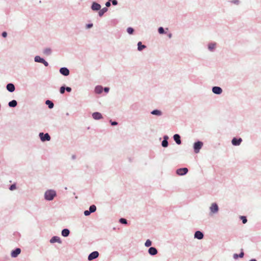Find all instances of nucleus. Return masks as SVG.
Segmentation results:
<instances>
[{
  "mask_svg": "<svg viewBox=\"0 0 261 261\" xmlns=\"http://www.w3.org/2000/svg\"><path fill=\"white\" fill-rule=\"evenodd\" d=\"M103 91V87L100 85L96 86L94 88V92L96 94H101Z\"/></svg>",
  "mask_w": 261,
  "mask_h": 261,
  "instance_id": "aec40b11",
  "label": "nucleus"
},
{
  "mask_svg": "<svg viewBox=\"0 0 261 261\" xmlns=\"http://www.w3.org/2000/svg\"><path fill=\"white\" fill-rule=\"evenodd\" d=\"M65 90L68 92H70L72 90V89L69 87L65 86Z\"/></svg>",
  "mask_w": 261,
  "mask_h": 261,
  "instance_id": "a19ab883",
  "label": "nucleus"
},
{
  "mask_svg": "<svg viewBox=\"0 0 261 261\" xmlns=\"http://www.w3.org/2000/svg\"><path fill=\"white\" fill-rule=\"evenodd\" d=\"M242 142V139L241 138L234 137L231 140V143L233 146H239Z\"/></svg>",
  "mask_w": 261,
  "mask_h": 261,
  "instance_id": "6e6552de",
  "label": "nucleus"
},
{
  "mask_svg": "<svg viewBox=\"0 0 261 261\" xmlns=\"http://www.w3.org/2000/svg\"><path fill=\"white\" fill-rule=\"evenodd\" d=\"M69 234H70V231L67 228H64L61 231V234L64 237H67L69 236Z\"/></svg>",
  "mask_w": 261,
  "mask_h": 261,
  "instance_id": "4be33fe9",
  "label": "nucleus"
},
{
  "mask_svg": "<svg viewBox=\"0 0 261 261\" xmlns=\"http://www.w3.org/2000/svg\"><path fill=\"white\" fill-rule=\"evenodd\" d=\"M204 234L203 232L199 230H197L194 233V238L198 240H201L203 238Z\"/></svg>",
  "mask_w": 261,
  "mask_h": 261,
  "instance_id": "9d476101",
  "label": "nucleus"
},
{
  "mask_svg": "<svg viewBox=\"0 0 261 261\" xmlns=\"http://www.w3.org/2000/svg\"><path fill=\"white\" fill-rule=\"evenodd\" d=\"M173 138L174 141L177 145H180L181 144V138L179 134H176L174 135Z\"/></svg>",
  "mask_w": 261,
  "mask_h": 261,
  "instance_id": "dca6fc26",
  "label": "nucleus"
},
{
  "mask_svg": "<svg viewBox=\"0 0 261 261\" xmlns=\"http://www.w3.org/2000/svg\"><path fill=\"white\" fill-rule=\"evenodd\" d=\"M151 114L153 115H155L157 116H161L162 115L163 113L161 110L155 109L151 111L150 112Z\"/></svg>",
  "mask_w": 261,
  "mask_h": 261,
  "instance_id": "412c9836",
  "label": "nucleus"
},
{
  "mask_svg": "<svg viewBox=\"0 0 261 261\" xmlns=\"http://www.w3.org/2000/svg\"><path fill=\"white\" fill-rule=\"evenodd\" d=\"M84 215L86 216H89L91 213L89 210H86L84 212Z\"/></svg>",
  "mask_w": 261,
  "mask_h": 261,
  "instance_id": "58836bf2",
  "label": "nucleus"
},
{
  "mask_svg": "<svg viewBox=\"0 0 261 261\" xmlns=\"http://www.w3.org/2000/svg\"><path fill=\"white\" fill-rule=\"evenodd\" d=\"M137 49L139 51H142L143 49H145L146 47V46L142 44L141 41H139L137 44Z\"/></svg>",
  "mask_w": 261,
  "mask_h": 261,
  "instance_id": "5701e85b",
  "label": "nucleus"
},
{
  "mask_svg": "<svg viewBox=\"0 0 261 261\" xmlns=\"http://www.w3.org/2000/svg\"><path fill=\"white\" fill-rule=\"evenodd\" d=\"M239 3V1L238 0H235L234 1V3L235 4H238Z\"/></svg>",
  "mask_w": 261,
  "mask_h": 261,
  "instance_id": "09e8293b",
  "label": "nucleus"
},
{
  "mask_svg": "<svg viewBox=\"0 0 261 261\" xmlns=\"http://www.w3.org/2000/svg\"><path fill=\"white\" fill-rule=\"evenodd\" d=\"M110 122L111 124L113 126H115L118 124V122L117 121H112V120H110Z\"/></svg>",
  "mask_w": 261,
  "mask_h": 261,
  "instance_id": "4c0bfd02",
  "label": "nucleus"
},
{
  "mask_svg": "<svg viewBox=\"0 0 261 261\" xmlns=\"http://www.w3.org/2000/svg\"><path fill=\"white\" fill-rule=\"evenodd\" d=\"M92 117L95 120H99L102 118V116L101 114L99 112H94L92 115Z\"/></svg>",
  "mask_w": 261,
  "mask_h": 261,
  "instance_id": "a211bd4d",
  "label": "nucleus"
},
{
  "mask_svg": "<svg viewBox=\"0 0 261 261\" xmlns=\"http://www.w3.org/2000/svg\"><path fill=\"white\" fill-rule=\"evenodd\" d=\"M111 0H109L108 2H106L105 4L106 7H109L111 6Z\"/></svg>",
  "mask_w": 261,
  "mask_h": 261,
  "instance_id": "ea45409f",
  "label": "nucleus"
},
{
  "mask_svg": "<svg viewBox=\"0 0 261 261\" xmlns=\"http://www.w3.org/2000/svg\"><path fill=\"white\" fill-rule=\"evenodd\" d=\"M65 86H62L60 88V92L61 94H63L65 93Z\"/></svg>",
  "mask_w": 261,
  "mask_h": 261,
  "instance_id": "c9c22d12",
  "label": "nucleus"
},
{
  "mask_svg": "<svg viewBox=\"0 0 261 261\" xmlns=\"http://www.w3.org/2000/svg\"><path fill=\"white\" fill-rule=\"evenodd\" d=\"M168 36L169 38H171L172 37V34L169 33Z\"/></svg>",
  "mask_w": 261,
  "mask_h": 261,
  "instance_id": "de8ad7c7",
  "label": "nucleus"
},
{
  "mask_svg": "<svg viewBox=\"0 0 261 261\" xmlns=\"http://www.w3.org/2000/svg\"><path fill=\"white\" fill-rule=\"evenodd\" d=\"M96 210V207L95 205L93 204L90 206L89 211L91 213H94Z\"/></svg>",
  "mask_w": 261,
  "mask_h": 261,
  "instance_id": "c756f323",
  "label": "nucleus"
},
{
  "mask_svg": "<svg viewBox=\"0 0 261 261\" xmlns=\"http://www.w3.org/2000/svg\"><path fill=\"white\" fill-rule=\"evenodd\" d=\"M57 193L55 190L49 189L44 193V199L47 201H51L56 196Z\"/></svg>",
  "mask_w": 261,
  "mask_h": 261,
  "instance_id": "f257e3e1",
  "label": "nucleus"
},
{
  "mask_svg": "<svg viewBox=\"0 0 261 261\" xmlns=\"http://www.w3.org/2000/svg\"><path fill=\"white\" fill-rule=\"evenodd\" d=\"M148 252L150 255L154 256L157 254L158 251L155 247H150L148 250Z\"/></svg>",
  "mask_w": 261,
  "mask_h": 261,
  "instance_id": "9b49d317",
  "label": "nucleus"
},
{
  "mask_svg": "<svg viewBox=\"0 0 261 261\" xmlns=\"http://www.w3.org/2000/svg\"><path fill=\"white\" fill-rule=\"evenodd\" d=\"M99 256V253L97 251H94L90 253L88 256V259L89 260H92L97 258Z\"/></svg>",
  "mask_w": 261,
  "mask_h": 261,
  "instance_id": "423d86ee",
  "label": "nucleus"
},
{
  "mask_svg": "<svg viewBox=\"0 0 261 261\" xmlns=\"http://www.w3.org/2000/svg\"><path fill=\"white\" fill-rule=\"evenodd\" d=\"M49 242L51 244L55 243H58L59 244L62 243L61 240L59 237L58 236H54L51 239L49 240Z\"/></svg>",
  "mask_w": 261,
  "mask_h": 261,
  "instance_id": "f8f14e48",
  "label": "nucleus"
},
{
  "mask_svg": "<svg viewBox=\"0 0 261 261\" xmlns=\"http://www.w3.org/2000/svg\"><path fill=\"white\" fill-rule=\"evenodd\" d=\"M127 32L129 35H132L134 32V29L132 27H128L126 30Z\"/></svg>",
  "mask_w": 261,
  "mask_h": 261,
  "instance_id": "7c9ffc66",
  "label": "nucleus"
},
{
  "mask_svg": "<svg viewBox=\"0 0 261 261\" xmlns=\"http://www.w3.org/2000/svg\"><path fill=\"white\" fill-rule=\"evenodd\" d=\"M45 104L48 106L49 109H51L54 107L53 102L50 100H46L45 101Z\"/></svg>",
  "mask_w": 261,
  "mask_h": 261,
  "instance_id": "a878e982",
  "label": "nucleus"
},
{
  "mask_svg": "<svg viewBox=\"0 0 261 261\" xmlns=\"http://www.w3.org/2000/svg\"><path fill=\"white\" fill-rule=\"evenodd\" d=\"M250 261H257L256 259L253 258L250 260Z\"/></svg>",
  "mask_w": 261,
  "mask_h": 261,
  "instance_id": "8fccbe9b",
  "label": "nucleus"
},
{
  "mask_svg": "<svg viewBox=\"0 0 261 261\" xmlns=\"http://www.w3.org/2000/svg\"><path fill=\"white\" fill-rule=\"evenodd\" d=\"M21 252V249L17 248L13 250L11 253V255L12 257H16Z\"/></svg>",
  "mask_w": 261,
  "mask_h": 261,
  "instance_id": "ddd939ff",
  "label": "nucleus"
},
{
  "mask_svg": "<svg viewBox=\"0 0 261 261\" xmlns=\"http://www.w3.org/2000/svg\"><path fill=\"white\" fill-rule=\"evenodd\" d=\"M17 105V102L16 100H12L9 102L8 106L10 108H15Z\"/></svg>",
  "mask_w": 261,
  "mask_h": 261,
  "instance_id": "b1692460",
  "label": "nucleus"
},
{
  "mask_svg": "<svg viewBox=\"0 0 261 261\" xmlns=\"http://www.w3.org/2000/svg\"><path fill=\"white\" fill-rule=\"evenodd\" d=\"M222 88L220 87L214 86L212 88V92L215 94H221L222 93Z\"/></svg>",
  "mask_w": 261,
  "mask_h": 261,
  "instance_id": "1a4fd4ad",
  "label": "nucleus"
},
{
  "mask_svg": "<svg viewBox=\"0 0 261 261\" xmlns=\"http://www.w3.org/2000/svg\"><path fill=\"white\" fill-rule=\"evenodd\" d=\"M109 87H105L103 88V91H104L106 93H108L109 91Z\"/></svg>",
  "mask_w": 261,
  "mask_h": 261,
  "instance_id": "49530a36",
  "label": "nucleus"
},
{
  "mask_svg": "<svg viewBox=\"0 0 261 261\" xmlns=\"http://www.w3.org/2000/svg\"><path fill=\"white\" fill-rule=\"evenodd\" d=\"M158 32L160 34H164L165 33L164 29L162 27L159 28Z\"/></svg>",
  "mask_w": 261,
  "mask_h": 261,
  "instance_id": "72a5a7b5",
  "label": "nucleus"
},
{
  "mask_svg": "<svg viewBox=\"0 0 261 261\" xmlns=\"http://www.w3.org/2000/svg\"><path fill=\"white\" fill-rule=\"evenodd\" d=\"M72 158L73 159H74L75 158V156L74 155H73L72 156Z\"/></svg>",
  "mask_w": 261,
  "mask_h": 261,
  "instance_id": "3c124183",
  "label": "nucleus"
},
{
  "mask_svg": "<svg viewBox=\"0 0 261 261\" xmlns=\"http://www.w3.org/2000/svg\"><path fill=\"white\" fill-rule=\"evenodd\" d=\"M119 222L122 224H127V221L125 218H120L119 220Z\"/></svg>",
  "mask_w": 261,
  "mask_h": 261,
  "instance_id": "473e14b6",
  "label": "nucleus"
},
{
  "mask_svg": "<svg viewBox=\"0 0 261 261\" xmlns=\"http://www.w3.org/2000/svg\"><path fill=\"white\" fill-rule=\"evenodd\" d=\"M51 50L50 48H46L43 50V54L49 56L51 54Z\"/></svg>",
  "mask_w": 261,
  "mask_h": 261,
  "instance_id": "c85d7f7f",
  "label": "nucleus"
},
{
  "mask_svg": "<svg viewBox=\"0 0 261 261\" xmlns=\"http://www.w3.org/2000/svg\"><path fill=\"white\" fill-rule=\"evenodd\" d=\"M93 23H88L86 24V28L90 29L93 27Z\"/></svg>",
  "mask_w": 261,
  "mask_h": 261,
  "instance_id": "c03bdc74",
  "label": "nucleus"
},
{
  "mask_svg": "<svg viewBox=\"0 0 261 261\" xmlns=\"http://www.w3.org/2000/svg\"><path fill=\"white\" fill-rule=\"evenodd\" d=\"M244 255V252H243V250H242L241 252L239 254L235 253L233 254V257L234 259H237L239 257L240 258L243 257Z\"/></svg>",
  "mask_w": 261,
  "mask_h": 261,
  "instance_id": "cd10ccee",
  "label": "nucleus"
},
{
  "mask_svg": "<svg viewBox=\"0 0 261 261\" xmlns=\"http://www.w3.org/2000/svg\"><path fill=\"white\" fill-rule=\"evenodd\" d=\"M169 137L167 135H165L163 137V140L162 142L161 145L162 147L165 148L168 146L169 143L168 140Z\"/></svg>",
  "mask_w": 261,
  "mask_h": 261,
  "instance_id": "2eb2a0df",
  "label": "nucleus"
},
{
  "mask_svg": "<svg viewBox=\"0 0 261 261\" xmlns=\"http://www.w3.org/2000/svg\"><path fill=\"white\" fill-rule=\"evenodd\" d=\"M219 208L217 203H213L210 207V215L212 216L218 213Z\"/></svg>",
  "mask_w": 261,
  "mask_h": 261,
  "instance_id": "f03ea898",
  "label": "nucleus"
},
{
  "mask_svg": "<svg viewBox=\"0 0 261 261\" xmlns=\"http://www.w3.org/2000/svg\"><path fill=\"white\" fill-rule=\"evenodd\" d=\"M2 36L4 38H6L7 36V33L5 31L3 32L2 34Z\"/></svg>",
  "mask_w": 261,
  "mask_h": 261,
  "instance_id": "a18cd8bd",
  "label": "nucleus"
},
{
  "mask_svg": "<svg viewBox=\"0 0 261 261\" xmlns=\"http://www.w3.org/2000/svg\"><path fill=\"white\" fill-rule=\"evenodd\" d=\"M111 2L112 5L114 6H116L118 4V2L117 0H111Z\"/></svg>",
  "mask_w": 261,
  "mask_h": 261,
  "instance_id": "79ce46f5",
  "label": "nucleus"
},
{
  "mask_svg": "<svg viewBox=\"0 0 261 261\" xmlns=\"http://www.w3.org/2000/svg\"><path fill=\"white\" fill-rule=\"evenodd\" d=\"M188 172V169L187 168H181L176 170V173L177 174L180 176H183L186 175Z\"/></svg>",
  "mask_w": 261,
  "mask_h": 261,
  "instance_id": "39448f33",
  "label": "nucleus"
},
{
  "mask_svg": "<svg viewBox=\"0 0 261 261\" xmlns=\"http://www.w3.org/2000/svg\"><path fill=\"white\" fill-rule=\"evenodd\" d=\"M91 8L92 10L96 11L100 9L101 6L100 4L96 2H93Z\"/></svg>",
  "mask_w": 261,
  "mask_h": 261,
  "instance_id": "4468645a",
  "label": "nucleus"
},
{
  "mask_svg": "<svg viewBox=\"0 0 261 261\" xmlns=\"http://www.w3.org/2000/svg\"><path fill=\"white\" fill-rule=\"evenodd\" d=\"M216 42H211L208 44V49L212 52H213L216 47Z\"/></svg>",
  "mask_w": 261,
  "mask_h": 261,
  "instance_id": "6ab92c4d",
  "label": "nucleus"
},
{
  "mask_svg": "<svg viewBox=\"0 0 261 261\" xmlns=\"http://www.w3.org/2000/svg\"><path fill=\"white\" fill-rule=\"evenodd\" d=\"M44 59L40 57L39 56H36L34 58V61L37 63H42Z\"/></svg>",
  "mask_w": 261,
  "mask_h": 261,
  "instance_id": "bb28decb",
  "label": "nucleus"
},
{
  "mask_svg": "<svg viewBox=\"0 0 261 261\" xmlns=\"http://www.w3.org/2000/svg\"><path fill=\"white\" fill-rule=\"evenodd\" d=\"M60 73L64 76H68L70 74V71L67 67H61L59 70Z\"/></svg>",
  "mask_w": 261,
  "mask_h": 261,
  "instance_id": "0eeeda50",
  "label": "nucleus"
},
{
  "mask_svg": "<svg viewBox=\"0 0 261 261\" xmlns=\"http://www.w3.org/2000/svg\"><path fill=\"white\" fill-rule=\"evenodd\" d=\"M40 139L42 142L49 141L51 138L48 133H40L39 134Z\"/></svg>",
  "mask_w": 261,
  "mask_h": 261,
  "instance_id": "20e7f679",
  "label": "nucleus"
},
{
  "mask_svg": "<svg viewBox=\"0 0 261 261\" xmlns=\"http://www.w3.org/2000/svg\"><path fill=\"white\" fill-rule=\"evenodd\" d=\"M16 185L15 184H12L11 185L10 187H9V189L11 190V191H13L14 190H15L16 189Z\"/></svg>",
  "mask_w": 261,
  "mask_h": 261,
  "instance_id": "e433bc0d",
  "label": "nucleus"
},
{
  "mask_svg": "<svg viewBox=\"0 0 261 261\" xmlns=\"http://www.w3.org/2000/svg\"><path fill=\"white\" fill-rule=\"evenodd\" d=\"M42 64L45 66V67H47L48 66V63L44 59L43 60V61L42 62Z\"/></svg>",
  "mask_w": 261,
  "mask_h": 261,
  "instance_id": "37998d69",
  "label": "nucleus"
},
{
  "mask_svg": "<svg viewBox=\"0 0 261 261\" xmlns=\"http://www.w3.org/2000/svg\"><path fill=\"white\" fill-rule=\"evenodd\" d=\"M7 90L10 92H13L15 90V86L12 83H9L6 86Z\"/></svg>",
  "mask_w": 261,
  "mask_h": 261,
  "instance_id": "f3484780",
  "label": "nucleus"
},
{
  "mask_svg": "<svg viewBox=\"0 0 261 261\" xmlns=\"http://www.w3.org/2000/svg\"><path fill=\"white\" fill-rule=\"evenodd\" d=\"M203 143L201 141H197L195 142L193 144V149L195 153L199 152L200 150L203 146Z\"/></svg>",
  "mask_w": 261,
  "mask_h": 261,
  "instance_id": "7ed1b4c3",
  "label": "nucleus"
},
{
  "mask_svg": "<svg viewBox=\"0 0 261 261\" xmlns=\"http://www.w3.org/2000/svg\"><path fill=\"white\" fill-rule=\"evenodd\" d=\"M107 11H108V8L107 7H104L102 9L99 10V11L98 12V15L100 17H101Z\"/></svg>",
  "mask_w": 261,
  "mask_h": 261,
  "instance_id": "393cba45",
  "label": "nucleus"
},
{
  "mask_svg": "<svg viewBox=\"0 0 261 261\" xmlns=\"http://www.w3.org/2000/svg\"><path fill=\"white\" fill-rule=\"evenodd\" d=\"M240 219L242 220V223L243 224H245L247 222V219L246 216H242L240 217Z\"/></svg>",
  "mask_w": 261,
  "mask_h": 261,
  "instance_id": "f704fd0d",
  "label": "nucleus"
},
{
  "mask_svg": "<svg viewBox=\"0 0 261 261\" xmlns=\"http://www.w3.org/2000/svg\"><path fill=\"white\" fill-rule=\"evenodd\" d=\"M152 244V242L148 239L146 241L145 244H144V245L145 247H150Z\"/></svg>",
  "mask_w": 261,
  "mask_h": 261,
  "instance_id": "2f4dec72",
  "label": "nucleus"
}]
</instances>
